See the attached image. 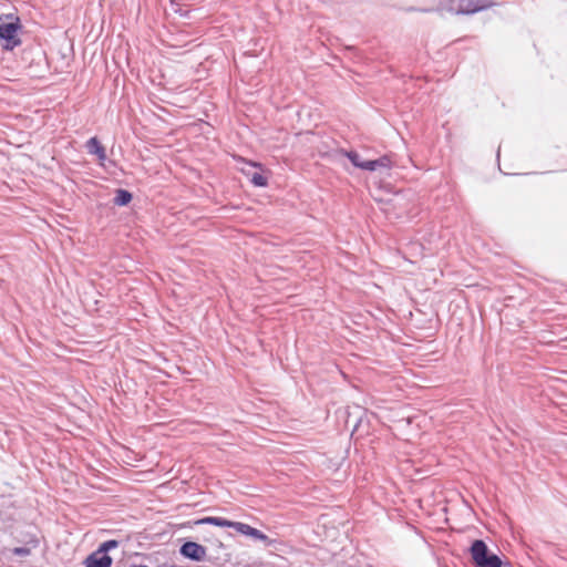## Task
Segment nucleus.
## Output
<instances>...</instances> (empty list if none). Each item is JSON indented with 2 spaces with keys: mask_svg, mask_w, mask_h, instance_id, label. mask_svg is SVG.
Returning <instances> with one entry per match:
<instances>
[{
  "mask_svg": "<svg viewBox=\"0 0 567 567\" xmlns=\"http://www.w3.org/2000/svg\"><path fill=\"white\" fill-rule=\"evenodd\" d=\"M181 553L187 558L200 561L206 556V548L197 543L187 542L182 546Z\"/></svg>",
  "mask_w": 567,
  "mask_h": 567,
  "instance_id": "39448f33",
  "label": "nucleus"
},
{
  "mask_svg": "<svg viewBox=\"0 0 567 567\" xmlns=\"http://www.w3.org/2000/svg\"><path fill=\"white\" fill-rule=\"evenodd\" d=\"M470 554L475 567H503V560L481 539L472 543Z\"/></svg>",
  "mask_w": 567,
  "mask_h": 567,
  "instance_id": "f03ea898",
  "label": "nucleus"
},
{
  "mask_svg": "<svg viewBox=\"0 0 567 567\" xmlns=\"http://www.w3.org/2000/svg\"><path fill=\"white\" fill-rule=\"evenodd\" d=\"M235 523L236 522H231V520H228V519H225L221 517H214V516L205 517V518L198 519L196 522V524H209V525H214V526H218V527H231V528H234Z\"/></svg>",
  "mask_w": 567,
  "mask_h": 567,
  "instance_id": "6e6552de",
  "label": "nucleus"
},
{
  "mask_svg": "<svg viewBox=\"0 0 567 567\" xmlns=\"http://www.w3.org/2000/svg\"><path fill=\"white\" fill-rule=\"evenodd\" d=\"M13 553L19 556H28L30 554V549L24 547H17L13 549Z\"/></svg>",
  "mask_w": 567,
  "mask_h": 567,
  "instance_id": "9b49d317",
  "label": "nucleus"
},
{
  "mask_svg": "<svg viewBox=\"0 0 567 567\" xmlns=\"http://www.w3.org/2000/svg\"><path fill=\"white\" fill-rule=\"evenodd\" d=\"M22 24L14 14L0 16V44L4 50H13L21 44Z\"/></svg>",
  "mask_w": 567,
  "mask_h": 567,
  "instance_id": "f257e3e1",
  "label": "nucleus"
},
{
  "mask_svg": "<svg viewBox=\"0 0 567 567\" xmlns=\"http://www.w3.org/2000/svg\"><path fill=\"white\" fill-rule=\"evenodd\" d=\"M117 546L118 542L115 539L102 543L95 551L85 558L83 563L84 567H111L113 559L107 551Z\"/></svg>",
  "mask_w": 567,
  "mask_h": 567,
  "instance_id": "7ed1b4c3",
  "label": "nucleus"
},
{
  "mask_svg": "<svg viewBox=\"0 0 567 567\" xmlns=\"http://www.w3.org/2000/svg\"><path fill=\"white\" fill-rule=\"evenodd\" d=\"M86 147L91 154H94L97 156L101 164L106 159V152L104 146L100 143L97 137H91L86 142Z\"/></svg>",
  "mask_w": 567,
  "mask_h": 567,
  "instance_id": "0eeeda50",
  "label": "nucleus"
},
{
  "mask_svg": "<svg viewBox=\"0 0 567 567\" xmlns=\"http://www.w3.org/2000/svg\"><path fill=\"white\" fill-rule=\"evenodd\" d=\"M248 164H249V165H251V166H254V167H261V165H260V164L255 163V162H249Z\"/></svg>",
  "mask_w": 567,
  "mask_h": 567,
  "instance_id": "ddd939ff",
  "label": "nucleus"
},
{
  "mask_svg": "<svg viewBox=\"0 0 567 567\" xmlns=\"http://www.w3.org/2000/svg\"><path fill=\"white\" fill-rule=\"evenodd\" d=\"M243 173H245L249 178L250 182L258 187H266L268 185V178L267 176L262 175L261 173L255 172L252 174H249L244 168L241 169Z\"/></svg>",
  "mask_w": 567,
  "mask_h": 567,
  "instance_id": "1a4fd4ad",
  "label": "nucleus"
},
{
  "mask_svg": "<svg viewBox=\"0 0 567 567\" xmlns=\"http://www.w3.org/2000/svg\"><path fill=\"white\" fill-rule=\"evenodd\" d=\"M346 156L351 161V163L361 169L365 171H377L379 168H390L391 161L388 156H383L379 159L374 161H361L360 156L355 152H346Z\"/></svg>",
  "mask_w": 567,
  "mask_h": 567,
  "instance_id": "20e7f679",
  "label": "nucleus"
},
{
  "mask_svg": "<svg viewBox=\"0 0 567 567\" xmlns=\"http://www.w3.org/2000/svg\"><path fill=\"white\" fill-rule=\"evenodd\" d=\"M477 10H478V8L476 6H473V7L467 6L466 8H461L460 12H463V13H474Z\"/></svg>",
  "mask_w": 567,
  "mask_h": 567,
  "instance_id": "f8f14e48",
  "label": "nucleus"
},
{
  "mask_svg": "<svg viewBox=\"0 0 567 567\" xmlns=\"http://www.w3.org/2000/svg\"><path fill=\"white\" fill-rule=\"evenodd\" d=\"M132 200V195L127 190L118 189L115 197V203L120 206L127 205Z\"/></svg>",
  "mask_w": 567,
  "mask_h": 567,
  "instance_id": "9d476101",
  "label": "nucleus"
},
{
  "mask_svg": "<svg viewBox=\"0 0 567 567\" xmlns=\"http://www.w3.org/2000/svg\"><path fill=\"white\" fill-rule=\"evenodd\" d=\"M234 528L246 536L262 540L267 544H271V540L268 538V536L264 533H261L259 529L251 527L248 524L236 522L234 525Z\"/></svg>",
  "mask_w": 567,
  "mask_h": 567,
  "instance_id": "423d86ee",
  "label": "nucleus"
}]
</instances>
